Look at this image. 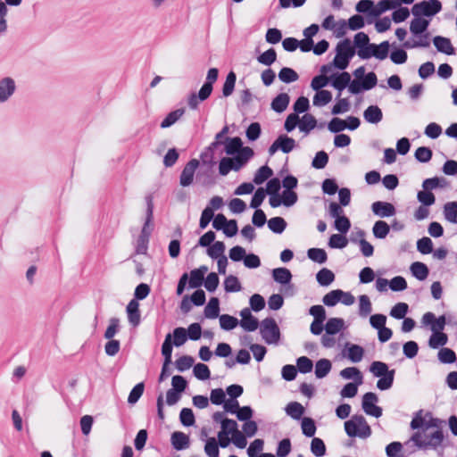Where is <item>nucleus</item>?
I'll use <instances>...</instances> for the list:
<instances>
[{
    "instance_id": "1",
    "label": "nucleus",
    "mask_w": 457,
    "mask_h": 457,
    "mask_svg": "<svg viewBox=\"0 0 457 457\" xmlns=\"http://www.w3.org/2000/svg\"><path fill=\"white\" fill-rule=\"evenodd\" d=\"M444 423L440 419L430 417V425L415 432L410 440L419 449L434 450L442 455L445 448Z\"/></svg>"
},
{
    "instance_id": "2",
    "label": "nucleus",
    "mask_w": 457,
    "mask_h": 457,
    "mask_svg": "<svg viewBox=\"0 0 457 457\" xmlns=\"http://www.w3.org/2000/svg\"><path fill=\"white\" fill-rule=\"evenodd\" d=\"M370 372L379 379L377 387L381 390H388L392 387L395 379V370H389L388 365L380 361H374L369 368Z\"/></svg>"
},
{
    "instance_id": "3",
    "label": "nucleus",
    "mask_w": 457,
    "mask_h": 457,
    "mask_svg": "<svg viewBox=\"0 0 457 457\" xmlns=\"http://www.w3.org/2000/svg\"><path fill=\"white\" fill-rule=\"evenodd\" d=\"M355 54V49L349 38L339 41L336 46V55L333 60V66L340 71H345L352 58Z\"/></svg>"
},
{
    "instance_id": "4",
    "label": "nucleus",
    "mask_w": 457,
    "mask_h": 457,
    "mask_svg": "<svg viewBox=\"0 0 457 457\" xmlns=\"http://www.w3.org/2000/svg\"><path fill=\"white\" fill-rule=\"evenodd\" d=\"M345 430L350 437L368 438L371 435V428L362 415H353L345 422Z\"/></svg>"
},
{
    "instance_id": "5",
    "label": "nucleus",
    "mask_w": 457,
    "mask_h": 457,
    "mask_svg": "<svg viewBox=\"0 0 457 457\" xmlns=\"http://www.w3.org/2000/svg\"><path fill=\"white\" fill-rule=\"evenodd\" d=\"M223 151L234 157V170H238L244 166L253 156V150L249 146L244 147V145H223Z\"/></svg>"
},
{
    "instance_id": "6",
    "label": "nucleus",
    "mask_w": 457,
    "mask_h": 457,
    "mask_svg": "<svg viewBox=\"0 0 457 457\" xmlns=\"http://www.w3.org/2000/svg\"><path fill=\"white\" fill-rule=\"evenodd\" d=\"M260 333L268 345L278 344L280 339V330L272 317H267L261 322Z\"/></svg>"
},
{
    "instance_id": "7",
    "label": "nucleus",
    "mask_w": 457,
    "mask_h": 457,
    "mask_svg": "<svg viewBox=\"0 0 457 457\" xmlns=\"http://www.w3.org/2000/svg\"><path fill=\"white\" fill-rule=\"evenodd\" d=\"M442 10V4L439 0H423L416 3L411 8V13L414 17L432 18Z\"/></svg>"
},
{
    "instance_id": "8",
    "label": "nucleus",
    "mask_w": 457,
    "mask_h": 457,
    "mask_svg": "<svg viewBox=\"0 0 457 457\" xmlns=\"http://www.w3.org/2000/svg\"><path fill=\"white\" fill-rule=\"evenodd\" d=\"M212 419L214 422L220 424V434L222 436H233L238 430V424L235 420L228 419L225 416L222 411H216L212 415Z\"/></svg>"
},
{
    "instance_id": "9",
    "label": "nucleus",
    "mask_w": 457,
    "mask_h": 457,
    "mask_svg": "<svg viewBox=\"0 0 457 457\" xmlns=\"http://www.w3.org/2000/svg\"><path fill=\"white\" fill-rule=\"evenodd\" d=\"M378 396L375 393H366L362 397L361 406L364 412L370 416L379 418L382 415V409L376 405Z\"/></svg>"
},
{
    "instance_id": "10",
    "label": "nucleus",
    "mask_w": 457,
    "mask_h": 457,
    "mask_svg": "<svg viewBox=\"0 0 457 457\" xmlns=\"http://www.w3.org/2000/svg\"><path fill=\"white\" fill-rule=\"evenodd\" d=\"M145 204H146V211H145V220L143 225V228L141 229V232L139 235L145 236L147 237H151L152 231L154 229V202H153V196L152 195H147L145 196Z\"/></svg>"
},
{
    "instance_id": "11",
    "label": "nucleus",
    "mask_w": 457,
    "mask_h": 457,
    "mask_svg": "<svg viewBox=\"0 0 457 457\" xmlns=\"http://www.w3.org/2000/svg\"><path fill=\"white\" fill-rule=\"evenodd\" d=\"M200 162L196 159H191L183 168L180 177L179 184L181 187H186L190 186L194 180L195 170L198 168Z\"/></svg>"
},
{
    "instance_id": "12",
    "label": "nucleus",
    "mask_w": 457,
    "mask_h": 457,
    "mask_svg": "<svg viewBox=\"0 0 457 457\" xmlns=\"http://www.w3.org/2000/svg\"><path fill=\"white\" fill-rule=\"evenodd\" d=\"M283 187L286 189V163L282 166L279 171V178H270L266 185L267 195L279 193V190Z\"/></svg>"
},
{
    "instance_id": "13",
    "label": "nucleus",
    "mask_w": 457,
    "mask_h": 457,
    "mask_svg": "<svg viewBox=\"0 0 457 457\" xmlns=\"http://www.w3.org/2000/svg\"><path fill=\"white\" fill-rule=\"evenodd\" d=\"M422 324L424 326L430 325L432 332H442L446 324V319L445 315L436 318L433 312H426L422 317Z\"/></svg>"
},
{
    "instance_id": "14",
    "label": "nucleus",
    "mask_w": 457,
    "mask_h": 457,
    "mask_svg": "<svg viewBox=\"0 0 457 457\" xmlns=\"http://www.w3.org/2000/svg\"><path fill=\"white\" fill-rule=\"evenodd\" d=\"M351 82V75L349 72L343 71L342 72L333 73L329 77V84L335 89L341 93L345 88L348 87ZM340 94H338V96Z\"/></svg>"
},
{
    "instance_id": "15",
    "label": "nucleus",
    "mask_w": 457,
    "mask_h": 457,
    "mask_svg": "<svg viewBox=\"0 0 457 457\" xmlns=\"http://www.w3.org/2000/svg\"><path fill=\"white\" fill-rule=\"evenodd\" d=\"M343 355L353 363L361 361L364 356V349L359 345L345 343Z\"/></svg>"
},
{
    "instance_id": "16",
    "label": "nucleus",
    "mask_w": 457,
    "mask_h": 457,
    "mask_svg": "<svg viewBox=\"0 0 457 457\" xmlns=\"http://www.w3.org/2000/svg\"><path fill=\"white\" fill-rule=\"evenodd\" d=\"M207 271L208 267L205 265H202L199 268L192 270L188 274V288H199L204 281V275Z\"/></svg>"
},
{
    "instance_id": "17",
    "label": "nucleus",
    "mask_w": 457,
    "mask_h": 457,
    "mask_svg": "<svg viewBox=\"0 0 457 457\" xmlns=\"http://www.w3.org/2000/svg\"><path fill=\"white\" fill-rule=\"evenodd\" d=\"M15 81L11 77L0 79V103L6 102L15 92Z\"/></svg>"
},
{
    "instance_id": "18",
    "label": "nucleus",
    "mask_w": 457,
    "mask_h": 457,
    "mask_svg": "<svg viewBox=\"0 0 457 457\" xmlns=\"http://www.w3.org/2000/svg\"><path fill=\"white\" fill-rule=\"evenodd\" d=\"M372 212L380 218L391 217L395 214V206L386 202L378 201L372 204Z\"/></svg>"
},
{
    "instance_id": "19",
    "label": "nucleus",
    "mask_w": 457,
    "mask_h": 457,
    "mask_svg": "<svg viewBox=\"0 0 457 457\" xmlns=\"http://www.w3.org/2000/svg\"><path fill=\"white\" fill-rule=\"evenodd\" d=\"M170 443L176 451H182L189 447V436L181 431H174L170 436Z\"/></svg>"
},
{
    "instance_id": "20",
    "label": "nucleus",
    "mask_w": 457,
    "mask_h": 457,
    "mask_svg": "<svg viewBox=\"0 0 457 457\" xmlns=\"http://www.w3.org/2000/svg\"><path fill=\"white\" fill-rule=\"evenodd\" d=\"M129 322L133 327H137L141 321V315L139 310V303L136 300H130L126 307Z\"/></svg>"
},
{
    "instance_id": "21",
    "label": "nucleus",
    "mask_w": 457,
    "mask_h": 457,
    "mask_svg": "<svg viewBox=\"0 0 457 457\" xmlns=\"http://www.w3.org/2000/svg\"><path fill=\"white\" fill-rule=\"evenodd\" d=\"M433 44L436 50L442 54L447 55H453L455 54V49L448 37L436 36L433 38Z\"/></svg>"
},
{
    "instance_id": "22",
    "label": "nucleus",
    "mask_w": 457,
    "mask_h": 457,
    "mask_svg": "<svg viewBox=\"0 0 457 457\" xmlns=\"http://www.w3.org/2000/svg\"><path fill=\"white\" fill-rule=\"evenodd\" d=\"M429 26V21L423 18H414L410 24V31L413 36H420L428 33V28Z\"/></svg>"
},
{
    "instance_id": "23",
    "label": "nucleus",
    "mask_w": 457,
    "mask_h": 457,
    "mask_svg": "<svg viewBox=\"0 0 457 457\" xmlns=\"http://www.w3.org/2000/svg\"><path fill=\"white\" fill-rule=\"evenodd\" d=\"M365 120L371 124H377L383 119L381 109L377 105H370L363 112Z\"/></svg>"
},
{
    "instance_id": "24",
    "label": "nucleus",
    "mask_w": 457,
    "mask_h": 457,
    "mask_svg": "<svg viewBox=\"0 0 457 457\" xmlns=\"http://www.w3.org/2000/svg\"><path fill=\"white\" fill-rule=\"evenodd\" d=\"M430 417L432 416L429 413L423 416V411H419L411 422V428L412 429L424 430V428L430 425Z\"/></svg>"
},
{
    "instance_id": "25",
    "label": "nucleus",
    "mask_w": 457,
    "mask_h": 457,
    "mask_svg": "<svg viewBox=\"0 0 457 457\" xmlns=\"http://www.w3.org/2000/svg\"><path fill=\"white\" fill-rule=\"evenodd\" d=\"M273 176V170L267 164L261 166L255 172L253 182L260 186Z\"/></svg>"
},
{
    "instance_id": "26",
    "label": "nucleus",
    "mask_w": 457,
    "mask_h": 457,
    "mask_svg": "<svg viewBox=\"0 0 457 457\" xmlns=\"http://www.w3.org/2000/svg\"><path fill=\"white\" fill-rule=\"evenodd\" d=\"M188 340L187 331L183 327L175 328L171 334L173 346L180 347Z\"/></svg>"
},
{
    "instance_id": "27",
    "label": "nucleus",
    "mask_w": 457,
    "mask_h": 457,
    "mask_svg": "<svg viewBox=\"0 0 457 457\" xmlns=\"http://www.w3.org/2000/svg\"><path fill=\"white\" fill-rule=\"evenodd\" d=\"M410 270L412 276L420 281L425 280L429 273L427 265L420 262H413L410 267Z\"/></svg>"
},
{
    "instance_id": "28",
    "label": "nucleus",
    "mask_w": 457,
    "mask_h": 457,
    "mask_svg": "<svg viewBox=\"0 0 457 457\" xmlns=\"http://www.w3.org/2000/svg\"><path fill=\"white\" fill-rule=\"evenodd\" d=\"M316 280L320 286L328 287L335 280V274L333 273L332 270L327 268H322L316 274Z\"/></svg>"
},
{
    "instance_id": "29",
    "label": "nucleus",
    "mask_w": 457,
    "mask_h": 457,
    "mask_svg": "<svg viewBox=\"0 0 457 457\" xmlns=\"http://www.w3.org/2000/svg\"><path fill=\"white\" fill-rule=\"evenodd\" d=\"M355 10L359 13H365L370 17H375V12L377 10V6L374 5V2L372 0H360L355 6Z\"/></svg>"
},
{
    "instance_id": "30",
    "label": "nucleus",
    "mask_w": 457,
    "mask_h": 457,
    "mask_svg": "<svg viewBox=\"0 0 457 457\" xmlns=\"http://www.w3.org/2000/svg\"><path fill=\"white\" fill-rule=\"evenodd\" d=\"M185 113L184 108L176 109L167 114V116L161 122V128L166 129L176 123Z\"/></svg>"
},
{
    "instance_id": "31",
    "label": "nucleus",
    "mask_w": 457,
    "mask_h": 457,
    "mask_svg": "<svg viewBox=\"0 0 457 457\" xmlns=\"http://www.w3.org/2000/svg\"><path fill=\"white\" fill-rule=\"evenodd\" d=\"M448 342V337L443 332H432L428 340V345L432 349H437L445 345Z\"/></svg>"
},
{
    "instance_id": "32",
    "label": "nucleus",
    "mask_w": 457,
    "mask_h": 457,
    "mask_svg": "<svg viewBox=\"0 0 457 457\" xmlns=\"http://www.w3.org/2000/svg\"><path fill=\"white\" fill-rule=\"evenodd\" d=\"M237 81V75L233 71H230L226 77V80L222 86V96L224 97H228L231 96L235 89V85Z\"/></svg>"
},
{
    "instance_id": "33",
    "label": "nucleus",
    "mask_w": 457,
    "mask_h": 457,
    "mask_svg": "<svg viewBox=\"0 0 457 457\" xmlns=\"http://www.w3.org/2000/svg\"><path fill=\"white\" fill-rule=\"evenodd\" d=\"M345 321L341 318H330L325 324L324 329L328 334H337L344 328Z\"/></svg>"
},
{
    "instance_id": "34",
    "label": "nucleus",
    "mask_w": 457,
    "mask_h": 457,
    "mask_svg": "<svg viewBox=\"0 0 457 457\" xmlns=\"http://www.w3.org/2000/svg\"><path fill=\"white\" fill-rule=\"evenodd\" d=\"M401 5V0H380L378 3L377 10L375 12V17H378L383 12L395 10Z\"/></svg>"
},
{
    "instance_id": "35",
    "label": "nucleus",
    "mask_w": 457,
    "mask_h": 457,
    "mask_svg": "<svg viewBox=\"0 0 457 457\" xmlns=\"http://www.w3.org/2000/svg\"><path fill=\"white\" fill-rule=\"evenodd\" d=\"M220 328L230 331L239 325V320L229 314H221L219 318Z\"/></svg>"
},
{
    "instance_id": "36",
    "label": "nucleus",
    "mask_w": 457,
    "mask_h": 457,
    "mask_svg": "<svg viewBox=\"0 0 457 457\" xmlns=\"http://www.w3.org/2000/svg\"><path fill=\"white\" fill-rule=\"evenodd\" d=\"M317 126L316 119L310 113H304L299 121V129L304 133H309Z\"/></svg>"
},
{
    "instance_id": "37",
    "label": "nucleus",
    "mask_w": 457,
    "mask_h": 457,
    "mask_svg": "<svg viewBox=\"0 0 457 457\" xmlns=\"http://www.w3.org/2000/svg\"><path fill=\"white\" fill-rule=\"evenodd\" d=\"M390 44L388 41H383L378 45L373 44L372 57L378 60H385L388 56Z\"/></svg>"
},
{
    "instance_id": "38",
    "label": "nucleus",
    "mask_w": 457,
    "mask_h": 457,
    "mask_svg": "<svg viewBox=\"0 0 457 457\" xmlns=\"http://www.w3.org/2000/svg\"><path fill=\"white\" fill-rule=\"evenodd\" d=\"M220 145H210L201 154L200 159L202 163L204 165H209L212 168L215 165L214 161V150L217 149Z\"/></svg>"
},
{
    "instance_id": "39",
    "label": "nucleus",
    "mask_w": 457,
    "mask_h": 457,
    "mask_svg": "<svg viewBox=\"0 0 457 457\" xmlns=\"http://www.w3.org/2000/svg\"><path fill=\"white\" fill-rule=\"evenodd\" d=\"M390 231L389 225L384 220H378L374 223L372 233L376 238L384 239Z\"/></svg>"
},
{
    "instance_id": "40",
    "label": "nucleus",
    "mask_w": 457,
    "mask_h": 457,
    "mask_svg": "<svg viewBox=\"0 0 457 457\" xmlns=\"http://www.w3.org/2000/svg\"><path fill=\"white\" fill-rule=\"evenodd\" d=\"M331 362L328 359H320L315 365V376L317 378H325L331 370Z\"/></svg>"
},
{
    "instance_id": "41",
    "label": "nucleus",
    "mask_w": 457,
    "mask_h": 457,
    "mask_svg": "<svg viewBox=\"0 0 457 457\" xmlns=\"http://www.w3.org/2000/svg\"><path fill=\"white\" fill-rule=\"evenodd\" d=\"M448 185L446 179L445 178L434 177L430 179H426L422 183V187L425 190H433L437 187H445Z\"/></svg>"
},
{
    "instance_id": "42",
    "label": "nucleus",
    "mask_w": 457,
    "mask_h": 457,
    "mask_svg": "<svg viewBox=\"0 0 457 457\" xmlns=\"http://www.w3.org/2000/svg\"><path fill=\"white\" fill-rule=\"evenodd\" d=\"M173 345L171 344V334L168 333L162 345L161 352L164 358L163 362L171 363Z\"/></svg>"
},
{
    "instance_id": "43",
    "label": "nucleus",
    "mask_w": 457,
    "mask_h": 457,
    "mask_svg": "<svg viewBox=\"0 0 457 457\" xmlns=\"http://www.w3.org/2000/svg\"><path fill=\"white\" fill-rule=\"evenodd\" d=\"M445 219L451 223H457V202H448L444 205Z\"/></svg>"
},
{
    "instance_id": "44",
    "label": "nucleus",
    "mask_w": 457,
    "mask_h": 457,
    "mask_svg": "<svg viewBox=\"0 0 457 457\" xmlns=\"http://www.w3.org/2000/svg\"><path fill=\"white\" fill-rule=\"evenodd\" d=\"M226 249V245L222 241H215L212 245H210L206 253L209 257L213 260L219 259L220 256L225 255L224 252Z\"/></svg>"
},
{
    "instance_id": "45",
    "label": "nucleus",
    "mask_w": 457,
    "mask_h": 457,
    "mask_svg": "<svg viewBox=\"0 0 457 457\" xmlns=\"http://www.w3.org/2000/svg\"><path fill=\"white\" fill-rule=\"evenodd\" d=\"M307 256L310 260L319 264H323L328 260V254L324 249L310 248L307 251Z\"/></svg>"
},
{
    "instance_id": "46",
    "label": "nucleus",
    "mask_w": 457,
    "mask_h": 457,
    "mask_svg": "<svg viewBox=\"0 0 457 457\" xmlns=\"http://www.w3.org/2000/svg\"><path fill=\"white\" fill-rule=\"evenodd\" d=\"M340 376L345 379H354L357 384L362 383V375L356 367H347L340 371Z\"/></svg>"
},
{
    "instance_id": "47",
    "label": "nucleus",
    "mask_w": 457,
    "mask_h": 457,
    "mask_svg": "<svg viewBox=\"0 0 457 457\" xmlns=\"http://www.w3.org/2000/svg\"><path fill=\"white\" fill-rule=\"evenodd\" d=\"M179 421L184 427L194 426L195 424V417L192 409L182 408L179 412Z\"/></svg>"
},
{
    "instance_id": "48",
    "label": "nucleus",
    "mask_w": 457,
    "mask_h": 457,
    "mask_svg": "<svg viewBox=\"0 0 457 457\" xmlns=\"http://www.w3.org/2000/svg\"><path fill=\"white\" fill-rule=\"evenodd\" d=\"M242 289L241 283L237 277L234 275L228 276L224 280V290L227 293H236Z\"/></svg>"
},
{
    "instance_id": "49",
    "label": "nucleus",
    "mask_w": 457,
    "mask_h": 457,
    "mask_svg": "<svg viewBox=\"0 0 457 457\" xmlns=\"http://www.w3.org/2000/svg\"><path fill=\"white\" fill-rule=\"evenodd\" d=\"M193 374L197 379L204 381L210 378L211 370L206 364L198 362L194 366Z\"/></svg>"
},
{
    "instance_id": "50",
    "label": "nucleus",
    "mask_w": 457,
    "mask_h": 457,
    "mask_svg": "<svg viewBox=\"0 0 457 457\" xmlns=\"http://www.w3.org/2000/svg\"><path fill=\"white\" fill-rule=\"evenodd\" d=\"M267 223L268 228L275 234H281L286 229V220L282 217H273Z\"/></svg>"
},
{
    "instance_id": "51",
    "label": "nucleus",
    "mask_w": 457,
    "mask_h": 457,
    "mask_svg": "<svg viewBox=\"0 0 457 457\" xmlns=\"http://www.w3.org/2000/svg\"><path fill=\"white\" fill-rule=\"evenodd\" d=\"M145 391V383L139 382L129 392V397H128V403L130 405L136 404L138 400L141 398L142 395Z\"/></svg>"
},
{
    "instance_id": "52",
    "label": "nucleus",
    "mask_w": 457,
    "mask_h": 457,
    "mask_svg": "<svg viewBox=\"0 0 457 457\" xmlns=\"http://www.w3.org/2000/svg\"><path fill=\"white\" fill-rule=\"evenodd\" d=\"M267 195V192L264 187H258L253 193L251 202L250 208L257 210L263 203L265 197Z\"/></svg>"
},
{
    "instance_id": "53",
    "label": "nucleus",
    "mask_w": 457,
    "mask_h": 457,
    "mask_svg": "<svg viewBox=\"0 0 457 457\" xmlns=\"http://www.w3.org/2000/svg\"><path fill=\"white\" fill-rule=\"evenodd\" d=\"M372 311L371 302L368 295H361L359 296V315L366 318Z\"/></svg>"
},
{
    "instance_id": "54",
    "label": "nucleus",
    "mask_w": 457,
    "mask_h": 457,
    "mask_svg": "<svg viewBox=\"0 0 457 457\" xmlns=\"http://www.w3.org/2000/svg\"><path fill=\"white\" fill-rule=\"evenodd\" d=\"M120 330V319L112 317L109 320V325L104 331V337L107 340L113 339V337Z\"/></svg>"
},
{
    "instance_id": "55",
    "label": "nucleus",
    "mask_w": 457,
    "mask_h": 457,
    "mask_svg": "<svg viewBox=\"0 0 457 457\" xmlns=\"http://www.w3.org/2000/svg\"><path fill=\"white\" fill-rule=\"evenodd\" d=\"M220 284V278L217 273L210 272L206 278H204V281L203 285L206 288V290L210 293H213L216 291L218 286Z\"/></svg>"
},
{
    "instance_id": "56",
    "label": "nucleus",
    "mask_w": 457,
    "mask_h": 457,
    "mask_svg": "<svg viewBox=\"0 0 457 457\" xmlns=\"http://www.w3.org/2000/svg\"><path fill=\"white\" fill-rule=\"evenodd\" d=\"M332 99V94L328 90L316 91L313 97V104L316 106H324Z\"/></svg>"
},
{
    "instance_id": "57",
    "label": "nucleus",
    "mask_w": 457,
    "mask_h": 457,
    "mask_svg": "<svg viewBox=\"0 0 457 457\" xmlns=\"http://www.w3.org/2000/svg\"><path fill=\"white\" fill-rule=\"evenodd\" d=\"M220 446L215 437H210L204 445V452L208 457H219Z\"/></svg>"
},
{
    "instance_id": "58",
    "label": "nucleus",
    "mask_w": 457,
    "mask_h": 457,
    "mask_svg": "<svg viewBox=\"0 0 457 457\" xmlns=\"http://www.w3.org/2000/svg\"><path fill=\"white\" fill-rule=\"evenodd\" d=\"M437 357L440 362L447 364L455 362L457 359L455 353L447 347L441 348L437 353Z\"/></svg>"
},
{
    "instance_id": "59",
    "label": "nucleus",
    "mask_w": 457,
    "mask_h": 457,
    "mask_svg": "<svg viewBox=\"0 0 457 457\" xmlns=\"http://www.w3.org/2000/svg\"><path fill=\"white\" fill-rule=\"evenodd\" d=\"M342 295L343 290L341 289L332 290L323 296L322 302L327 306H335L340 301Z\"/></svg>"
},
{
    "instance_id": "60",
    "label": "nucleus",
    "mask_w": 457,
    "mask_h": 457,
    "mask_svg": "<svg viewBox=\"0 0 457 457\" xmlns=\"http://www.w3.org/2000/svg\"><path fill=\"white\" fill-rule=\"evenodd\" d=\"M301 428L303 434L307 437H312L315 435L316 425L312 419L304 417L302 419Z\"/></svg>"
},
{
    "instance_id": "61",
    "label": "nucleus",
    "mask_w": 457,
    "mask_h": 457,
    "mask_svg": "<svg viewBox=\"0 0 457 457\" xmlns=\"http://www.w3.org/2000/svg\"><path fill=\"white\" fill-rule=\"evenodd\" d=\"M239 325L246 332H253L258 328L259 326L261 327V323L259 322L258 319L253 315H250V317L247 319L240 320Z\"/></svg>"
},
{
    "instance_id": "62",
    "label": "nucleus",
    "mask_w": 457,
    "mask_h": 457,
    "mask_svg": "<svg viewBox=\"0 0 457 457\" xmlns=\"http://www.w3.org/2000/svg\"><path fill=\"white\" fill-rule=\"evenodd\" d=\"M249 304L252 311L259 312L265 308V299L260 294H253L249 298Z\"/></svg>"
},
{
    "instance_id": "63",
    "label": "nucleus",
    "mask_w": 457,
    "mask_h": 457,
    "mask_svg": "<svg viewBox=\"0 0 457 457\" xmlns=\"http://www.w3.org/2000/svg\"><path fill=\"white\" fill-rule=\"evenodd\" d=\"M304 413V407L297 402H291L287 404V415L295 420H300Z\"/></svg>"
},
{
    "instance_id": "64",
    "label": "nucleus",
    "mask_w": 457,
    "mask_h": 457,
    "mask_svg": "<svg viewBox=\"0 0 457 457\" xmlns=\"http://www.w3.org/2000/svg\"><path fill=\"white\" fill-rule=\"evenodd\" d=\"M195 362V359L190 355H183L176 360L175 366L179 372L189 370Z\"/></svg>"
}]
</instances>
